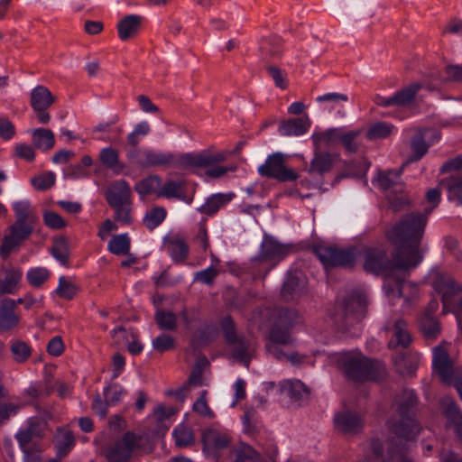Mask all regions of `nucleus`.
I'll return each mask as SVG.
<instances>
[{
    "label": "nucleus",
    "mask_w": 462,
    "mask_h": 462,
    "mask_svg": "<svg viewBox=\"0 0 462 462\" xmlns=\"http://www.w3.org/2000/svg\"><path fill=\"white\" fill-rule=\"evenodd\" d=\"M427 221V214L411 212L386 231V237L396 246L399 266L414 268L422 260L420 245Z\"/></svg>",
    "instance_id": "1"
},
{
    "label": "nucleus",
    "mask_w": 462,
    "mask_h": 462,
    "mask_svg": "<svg viewBox=\"0 0 462 462\" xmlns=\"http://www.w3.org/2000/svg\"><path fill=\"white\" fill-rule=\"evenodd\" d=\"M364 258V269L374 274L383 273L385 275L384 291L388 296L393 298H403L404 302L409 305L411 299L403 296V283L409 275L411 268L399 266L397 252L393 259L387 257V252L383 246H368L362 250Z\"/></svg>",
    "instance_id": "2"
},
{
    "label": "nucleus",
    "mask_w": 462,
    "mask_h": 462,
    "mask_svg": "<svg viewBox=\"0 0 462 462\" xmlns=\"http://www.w3.org/2000/svg\"><path fill=\"white\" fill-rule=\"evenodd\" d=\"M226 152L212 153L204 151L199 153H182L178 158L172 152H164L152 149H143L133 163L141 168L154 167H178L188 168H207L226 161Z\"/></svg>",
    "instance_id": "3"
},
{
    "label": "nucleus",
    "mask_w": 462,
    "mask_h": 462,
    "mask_svg": "<svg viewBox=\"0 0 462 462\" xmlns=\"http://www.w3.org/2000/svg\"><path fill=\"white\" fill-rule=\"evenodd\" d=\"M337 366L343 374L356 382L378 381L385 376V369L377 361L360 352H345L337 359Z\"/></svg>",
    "instance_id": "4"
},
{
    "label": "nucleus",
    "mask_w": 462,
    "mask_h": 462,
    "mask_svg": "<svg viewBox=\"0 0 462 462\" xmlns=\"http://www.w3.org/2000/svg\"><path fill=\"white\" fill-rule=\"evenodd\" d=\"M397 411L400 420L393 425L392 430L397 436V439H393V443L413 439L420 431V427L415 420L418 400L412 390L404 389L395 398ZM408 448V446H406Z\"/></svg>",
    "instance_id": "5"
},
{
    "label": "nucleus",
    "mask_w": 462,
    "mask_h": 462,
    "mask_svg": "<svg viewBox=\"0 0 462 462\" xmlns=\"http://www.w3.org/2000/svg\"><path fill=\"white\" fill-rule=\"evenodd\" d=\"M271 328L268 338L284 345H291L293 338L291 329L301 321L297 310L288 307H276L270 313Z\"/></svg>",
    "instance_id": "6"
},
{
    "label": "nucleus",
    "mask_w": 462,
    "mask_h": 462,
    "mask_svg": "<svg viewBox=\"0 0 462 462\" xmlns=\"http://www.w3.org/2000/svg\"><path fill=\"white\" fill-rule=\"evenodd\" d=\"M132 190L125 180L112 183L105 192L107 204L115 209V219L125 225L132 223Z\"/></svg>",
    "instance_id": "7"
},
{
    "label": "nucleus",
    "mask_w": 462,
    "mask_h": 462,
    "mask_svg": "<svg viewBox=\"0 0 462 462\" xmlns=\"http://www.w3.org/2000/svg\"><path fill=\"white\" fill-rule=\"evenodd\" d=\"M287 159L288 155L282 152L269 155L265 162L258 168L259 174L280 182L296 181L300 175L287 165Z\"/></svg>",
    "instance_id": "8"
},
{
    "label": "nucleus",
    "mask_w": 462,
    "mask_h": 462,
    "mask_svg": "<svg viewBox=\"0 0 462 462\" xmlns=\"http://www.w3.org/2000/svg\"><path fill=\"white\" fill-rule=\"evenodd\" d=\"M312 251L326 268H352L356 263V253L353 247L340 249L336 246L316 245Z\"/></svg>",
    "instance_id": "9"
},
{
    "label": "nucleus",
    "mask_w": 462,
    "mask_h": 462,
    "mask_svg": "<svg viewBox=\"0 0 462 462\" xmlns=\"http://www.w3.org/2000/svg\"><path fill=\"white\" fill-rule=\"evenodd\" d=\"M143 437L133 431H126L106 450L108 462H129L133 453L141 448Z\"/></svg>",
    "instance_id": "10"
},
{
    "label": "nucleus",
    "mask_w": 462,
    "mask_h": 462,
    "mask_svg": "<svg viewBox=\"0 0 462 462\" xmlns=\"http://www.w3.org/2000/svg\"><path fill=\"white\" fill-rule=\"evenodd\" d=\"M387 457H383V445L378 439H373L370 443L372 455L365 457L361 462H412L407 456L408 448L402 442L393 443L390 440Z\"/></svg>",
    "instance_id": "11"
},
{
    "label": "nucleus",
    "mask_w": 462,
    "mask_h": 462,
    "mask_svg": "<svg viewBox=\"0 0 462 462\" xmlns=\"http://www.w3.org/2000/svg\"><path fill=\"white\" fill-rule=\"evenodd\" d=\"M8 230L9 234L5 236L0 247V254L4 259L12 252L18 250L22 243L32 235L34 226L14 221Z\"/></svg>",
    "instance_id": "12"
},
{
    "label": "nucleus",
    "mask_w": 462,
    "mask_h": 462,
    "mask_svg": "<svg viewBox=\"0 0 462 462\" xmlns=\"http://www.w3.org/2000/svg\"><path fill=\"white\" fill-rule=\"evenodd\" d=\"M384 329L392 334L388 343L389 348L395 349L399 346L407 348L411 345L412 341L411 335L407 321L402 318L388 320Z\"/></svg>",
    "instance_id": "13"
},
{
    "label": "nucleus",
    "mask_w": 462,
    "mask_h": 462,
    "mask_svg": "<svg viewBox=\"0 0 462 462\" xmlns=\"http://www.w3.org/2000/svg\"><path fill=\"white\" fill-rule=\"evenodd\" d=\"M422 88L420 83L413 82L397 91L393 97H376L375 103L382 107L407 106L413 103L419 90Z\"/></svg>",
    "instance_id": "14"
},
{
    "label": "nucleus",
    "mask_w": 462,
    "mask_h": 462,
    "mask_svg": "<svg viewBox=\"0 0 462 462\" xmlns=\"http://www.w3.org/2000/svg\"><path fill=\"white\" fill-rule=\"evenodd\" d=\"M201 441L203 451L213 457H217V452L229 444L228 437L214 429L204 430L201 433Z\"/></svg>",
    "instance_id": "15"
},
{
    "label": "nucleus",
    "mask_w": 462,
    "mask_h": 462,
    "mask_svg": "<svg viewBox=\"0 0 462 462\" xmlns=\"http://www.w3.org/2000/svg\"><path fill=\"white\" fill-rule=\"evenodd\" d=\"M306 290V281L297 273H288L281 290V297L285 301H293L300 299Z\"/></svg>",
    "instance_id": "16"
},
{
    "label": "nucleus",
    "mask_w": 462,
    "mask_h": 462,
    "mask_svg": "<svg viewBox=\"0 0 462 462\" xmlns=\"http://www.w3.org/2000/svg\"><path fill=\"white\" fill-rule=\"evenodd\" d=\"M433 367L441 381L450 383L453 379V366L447 349L442 346L433 348Z\"/></svg>",
    "instance_id": "17"
},
{
    "label": "nucleus",
    "mask_w": 462,
    "mask_h": 462,
    "mask_svg": "<svg viewBox=\"0 0 462 462\" xmlns=\"http://www.w3.org/2000/svg\"><path fill=\"white\" fill-rule=\"evenodd\" d=\"M339 157L337 153L322 152L316 149L307 171L311 175L322 176L333 169Z\"/></svg>",
    "instance_id": "18"
},
{
    "label": "nucleus",
    "mask_w": 462,
    "mask_h": 462,
    "mask_svg": "<svg viewBox=\"0 0 462 462\" xmlns=\"http://www.w3.org/2000/svg\"><path fill=\"white\" fill-rule=\"evenodd\" d=\"M443 414L448 422L452 426L456 438L462 448V411L457 403L449 398L442 401Z\"/></svg>",
    "instance_id": "19"
},
{
    "label": "nucleus",
    "mask_w": 462,
    "mask_h": 462,
    "mask_svg": "<svg viewBox=\"0 0 462 462\" xmlns=\"http://www.w3.org/2000/svg\"><path fill=\"white\" fill-rule=\"evenodd\" d=\"M366 296L361 291H355L344 300V307L346 315H353L358 321L364 318L366 311Z\"/></svg>",
    "instance_id": "20"
},
{
    "label": "nucleus",
    "mask_w": 462,
    "mask_h": 462,
    "mask_svg": "<svg viewBox=\"0 0 462 462\" xmlns=\"http://www.w3.org/2000/svg\"><path fill=\"white\" fill-rule=\"evenodd\" d=\"M336 428L346 434H356L363 428V422L356 414L345 411L335 417Z\"/></svg>",
    "instance_id": "21"
},
{
    "label": "nucleus",
    "mask_w": 462,
    "mask_h": 462,
    "mask_svg": "<svg viewBox=\"0 0 462 462\" xmlns=\"http://www.w3.org/2000/svg\"><path fill=\"white\" fill-rule=\"evenodd\" d=\"M419 355L412 352H402L393 358V364L397 372L404 376H411L414 374L418 364Z\"/></svg>",
    "instance_id": "22"
},
{
    "label": "nucleus",
    "mask_w": 462,
    "mask_h": 462,
    "mask_svg": "<svg viewBox=\"0 0 462 462\" xmlns=\"http://www.w3.org/2000/svg\"><path fill=\"white\" fill-rule=\"evenodd\" d=\"M15 300L4 299L0 307V332L8 331L17 326L19 318L14 312Z\"/></svg>",
    "instance_id": "23"
},
{
    "label": "nucleus",
    "mask_w": 462,
    "mask_h": 462,
    "mask_svg": "<svg viewBox=\"0 0 462 462\" xmlns=\"http://www.w3.org/2000/svg\"><path fill=\"white\" fill-rule=\"evenodd\" d=\"M234 198L235 194L232 192L213 194L206 199V202L199 208V211L206 216H213Z\"/></svg>",
    "instance_id": "24"
},
{
    "label": "nucleus",
    "mask_w": 462,
    "mask_h": 462,
    "mask_svg": "<svg viewBox=\"0 0 462 462\" xmlns=\"http://www.w3.org/2000/svg\"><path fill=\"white\" fill-rule=\"evenodd\" d=\"M411 148L412 154L402 164L401 168L396 171V175H401L403 169L410 163L420 160L428 152L429 145L426 143L421 133L415 134L411 140Z\"/></svg>",
    "instance_id": "25"
},
{
    "label": "nucleus",
    "mask_w": 462,
    "mask_h": 462,
    "mask_svg": "<svg viewBox=\"0 0 462 462\" xmlns=\"http://www.w3.org/2000/svg\"><path fill=\"white\" fill-rule=\"evenodd\" d=\"M56 97L44 86H37L31 92V106L33 110L48 109Z\"/></svg>",
    "instance_id": "26"
},
{
    "label": "nucleus",
    "mask_w": 462,
    "mask_h": 462,
    "mask_svg": "<svg viewBox=\"0 0 462 462\" xmlns=\"http://www.w3.org/2000/svg\"><path fill=\"white\" fill-rule=\"evenodd\" d=\"M32 143L34 148L43 152L50 151L55 145L54 134L48 128H38L32 131Z\"/></svg>",
    "instance_id": "27"
},
{
    "label": "nucleus",
    "mask_w": 462,
    "mask_h": 462,
    "mask_svg": "<svg viewBox=\"0 0 462 462\" xmlns=\"http://www.w3.org/2000/svg\"><path fill=\"white\" fill-rule=\"evenodd\" d=\"M15 221L34 226L38 222L35 214L29 201H18L14 205Z\"/></svg>",
    "instance_id": "28"
},
{
    "label": "nucleus",
    "mask_w": 462,
    "mask_h": 462,
    "mask_svg": "<svg viewBox=\"0 0 462 462\" xmlns=\"http://www.w3.org/2000/svg\"><path fill=\"white\" fill-rule=\"evenodd\" d=\"M162 185V178L157 174H151L146 178L137 181L134 186V190L140 195L142 199H144L147 195L155 193L157 195L158 190Z\"/></svg>",
    "instance_id": "29"
},
{
    "label": "nucleus",
    "mask_w": 462,
    "mask_h": 462,
    "mask_svg": "<svg viewBox=\"0 0 462 462\" xmlns=\"http://www.w3.org/2000/svg\"><path fill=\"white\" fill-rule=\"evenodd\" d=\"M310 121L303 118H294L288 121H282L280 125L279 131L281 134L301 135L305 134L310 126Z\"/></svg>",
    "instance_id": "30"
},
{
    "label": "nucleus",
    "mask_w": 462,
    "mask_h": 462,
    "mask_svg": "<svg viewBox=\"0 0 462 462\" xmlns=\"http://www.w3.org/2000/svg\"><path fill=\"white\" fill-rule=\"evenodd\" d=\"M419 327L423 336L428 339L436 338L440 333L438 319L428 311H425L420 318Z\"/></svg>",
    "instance_id": "31"
},
{
    "label": "nucleus",
    "mask_w": 462,
    "mask_h": 462,
    "mask_svg": "<svg viewBox=\"0 0 462 462\" xmlns=\"http://www.w3.org/2000/svg\"><path fill=\"white\" fill-rule=\"evenodd\" d=\"M10 352L15 363L24 364L32 356V348L27 342L16 338L10 343Z\"/></svg>",
    "instance_id": "32"
},
{
    "label": "nucleus",
    "mask_w": 462,
    "mask_h": 462,
    "mask_svg": "<svg viewBox=\"0 0 462 462\" xmlns=\"http://www.w3.org/2000/svg\"><path fill=\"white\" fill-rule=\"evenodd\" d=\"M75 445L72 432L66 429H59L55 436V447L59 457H65Z\"/></svg>",
    "instance_id": "33"
},
{
    "label": "nucleus",
    "mask_w": 462,
    "mask_h": 462,
    "mask_svg": "<svg viewBox=\"0 0 462 462\" xmlns=\"http://www.w3.org/2000/svg\"><path fill=\"white\" fill-rule=\"evenodd\" d=\"M157 197L183 199L185 198L184 184L172 180H167L163 184L162 183Z\"/></svg>",
    "instance_id": "34"
},
{
    "label": "nucleus",
    "mask_w": 462,
    "mask_h": 462,
    "mask_svg": "<svg viewBox=\"0 0 462 462\" xmlns=\"http://www.w3.org/2000/svg\"><path fill=\"white\" fill-rule=\"evenodd\" d=\"M232 346L231 355L234 359L248 366L252 357V349L249 342L240 337L236 342L229 344Z\"/></svg>",
    "instance_id": "35"
},
{
    "label": "nucleus",
    "mask_w": 462,
    "mask_h": 462,
    "mask_svg": "<svg viewBox=\"0 0 462 462\" xmlns=\"http://www.w3.org/2000/svg\"><path fill=\"white\" fill-rule=\"evenodd\" d=\"M397 171H379L377 180L379 186L384 191H402L403 189L402 183L398 181L397 180L401 175H396Z\"/></svg>",
    "instance_id": "36"
},
{
    "label": "nucleus",
    "mask_w": 462,
    "mask_h": 462,
    "mask_svg": "<svg viewBox=\"0 0 462 462\" xmlns=\"http://www.w3.org/2000/svg\"><path fill=\"white\" fill-rule=\"evenodd\" d=\"M154 320L161 330L173 332L178 328V316L169 310H158Z\"/></svg>",
    "instance_id": "37"
},
{
    "label": "nucleus",
    "mask_w": 462,
    "mask_h": 462,
    "mask_svg": "<svg viewBox=\"0 0 462 462\" xmlns=\"http://www.w3.org/2000/svg\"><path fill=\"white\" fill-rule=\"evenodd\" d=\"M22 275L20 270L14 268L7 270L5 278L0 280V294L14 293L18 288Z\"/></svg>",
    "instance_id": "38"
},
{
    "label": "nucleus",
    "mask_w": 462,
    "mask_h": 462,
    "mask_svg": "<svg viewBox=\"0 0 462 462\" xmlns=\"http://www.w3.org/2000/svg\"><path fill=\"white\" fill-rule=\"evenodd\" d=\"M439 188L446 189L449 193V199L456 198L462 204V175H454L442 180Z\"/></svg>",
    "instance_id": "39"
},
{
    "label": "nucleus",
    "mask_w": 462,
    "mask_h": 462,
    "mask_svg": "<svg viewBox=\"0 0 462 462\" xmlns=\"http://www.w3.org/2000/svg\"><path fill=\"white\" fill-rule=\"evenodd\" d=\"M167 250L175 263L184 262L189 255V245L181 239L172 238L169 240Z\"/></svg>",
    "instance_id": "40"
},
{
    "label": "nucleus",
    "mask_w": 462,
    "mask_h": 462,
    "mask_svg": "<svg viewBox=\"0 0 462 462\" xmlns=\"http://www.w3.org/2000/svg\"><path fill=\"white\" fill-rule=\"evenodd\" d=\"M52 255L63 265H69V245L65 236H60L53 242L51 248Z\"/></svg>",
    "instance_id": "41"
},
{
    "label": "nucleus",
    "mask_w": 462,
    "mask_h": 462,
    "mask_svg": "<svg viewBox=\"0 0 462 462\" xmlns=\"http://www.w3.org/2000/svg\"><path fill=\"white\" fill-rule=\"evenodd\" d=\"M107 249L116 255H125L130 251V238L127 234L115 235L110 239Z\"/></svg>",
    "instance_id": "42"
},
{
    "label": "nucleus",
    "mask_w": 462,
    "mask_h": 462,
    "mask_svg": "<svg viewBox=\"0 0 462 462\" xmlns=\"http://www.w3.org/2000/svg\"><path fill=\"white\" fill-rule=\"evenodd\" d=\"M282 390L294 401H303L310 396L309 389L300 381L287 382Z\"/></svg>",
    "instance_id": "43"
},
{
    "label": "nucleus",
    "mask_w": 462,
    "mask_h": 462,
    "mask_svg": "<svg viewBox=\"0 0 462 462\" xmlns=\"http://www.w3.org/2000/svg\"><path fill=\"white\" fill-rule=\"evenodd\" d=\"M79 291V287L75 284L70 279L61 276L59 279L58 287L55 290V293L61 299L70 300Z\"/></svg>",
    "instance_id": "44"
},
{
    "label": "nucleus",
    "mask_w": 462,
    "mask_h": 462,
    "mask_svg": "<svg viewBox=\"0 0 462 462\" xmlns=\"http://www.w3.org/2000/svg\"><path fill=\"white\" fill-rule=\"evenodd\" d=\"M393 129V125L391 124L386 122H377L368 128L365 137L370 141L383 139L392 134Z\"/></svg>",
    "instance_id": "45"
},
{
    "label": "nucleus",
    "mask_w": 462,
    "mask_h": 462,
    "mask_svg": "<svg viewBox=\"0 0 462 462\" xmlns=\"http://www.w3.org/2000/svg\"><path fill=\"white\" fill-rule=\"evenodd\" d=\"M175 444L179 448H187L195 444L193 430L185 426H180L173 431Z\"/></svg>",
    "instance_id": "46"
},
{
    "label": "nucleus",
    "mask_w": 462,
    "mask_h": 462,
    "mask_svg": "<svg viewBox=\"0 0 462 462\" xmlns=\"http://www.w3.org/2000/svg\"><path fill=\"white\" fill-rule=\"evenodd\" d=\"M285 251V248L278 242L273 239H265L262 244L261 255L265 259H273L282 256Z\"/></svg>",
    "instance_id": "47"
},
{
    "label": "nucleus",
    "mask_w": 462,
    "mask_h": 462,
    "mask_svg": "<svg viewBox=\"0 0 462 462\" xmlns=\"http://www.w3.org/2000/svg\"><path fill=\"white\" fill-rule=\"evenodd\" d=\"M232 454L235 457L234 462H259L258 454L252 447L245 444L234 448Z\"/></svg>",
    "instance_id": "48"
},
{
    "label": "nucleus",
    "mask_w": 462,
    "mask_h": 462,
    "mask_svg": "<svg viewBox=\"0 0 462 462\" xmlns=\"http://www.w3.org/2000/svg\"><path fill=\"white\" fill-rule=\"evenodd\" d=\"M166 210L162 207H155L143 217V224L149 229L157 227L165 218Z\"/></svg>",
    "instance_id": "49"
},
{
    "label": "nucleus",
    "mask_w": 462,
    "mask_h": 462,
    "mask_svg": "<svg viewBox=\"0 0 462 462\" xmlns=\"http://www.w3.org/2000/svg\"><path fill=\"white\" fill-rule=\"evenodd\" d=\"M387 200L389 208L393 212H398L409 205V199L403 194V190L397 192L394 190L389 191L387 193Z\"/></svg>",
    "instance_id": "50"
},
{
    "label": "nucleus",
    "mask_w": 462,
    "mask_h": 462,
    "mask_svg": "<svg viewBox=\"0 0 462 462\" xmlns=\"http://www.w3.org/2000/svg\"><path fill=\"white\" fill-rule=\"evenodd\" d=\"M152 345L154 350L163 353L175 348V339L166 333H162L152 339Z\"/></svg>",
    "instance_id": "51"
},
{
    "label": "nucleus",
    "mask_w": 462,
    "mask_h": 462,
    "mask_svg": "<svg viewBox=\"0 0 462 462\" xmlns=\"http://www.w3.org/2000/svg\"><path fill=\"white\" fill-rule=\"evenodd\" d=\"M361 133V130L349 131L340 136V142L346 152L355 153L358 151L359 144L356 139Z\"/></svg>",
    "instance_id": "52"
},
{
    "label": "nucleus",
    "mask_w": 462,
    "mask_h": 462,
    "mask_svg": "<svg viewBox=\"0 0 462 462\" xmlns=\"http://www.w3.org/2000/svg\"><path fill=\"white\" fill-rule=\"evenodd\" d=\"M29 283L34 287L42 286L50 277V272L46 268H33L27 273Z\"/></svg>",
    "instance_id": "53"
},
{
    "label": "nucleus",
    "mask_w": 462,
    "mask_h": 462,
    "mask_svg": "<svg viewBox=\"0 0 462 462\" xmlns=\"http://www.w3.org/2000/svg\"><path fill=\"white\" fill-rule=\"evenodd\" d=\"M149 26L146 20L137 14H129L122 18L117 23V29H135Z\"/></svg>",
    "instance_id": "54"
},
{
    "label": "nucleus",
    "mask_w": 462,
    "mask_h": 462,
    "mask_svg": "<svg viewBox=\"0 0 462 462\" xmlns=\"http://www.w3.org/2000/svg\"><path fill=\"white\" fill-rule=\"evenodd\" d=\"M208 364L205 356L198 358L192 372L189 377V383L193 385H201L203 383V368Z\"/></svg>",
    "instance_id": "55"
},
{
    "label": "nucleus",
    "mask_w": 462,
    "mask_h": 462,
    "mask_svg": "<svg viewBox=\"0 0 462 462\" xmlns=\"http://www.w3.org/2000/svg\"><path fill=\"white\" fill-rule=\"evenodd\" d=\"M34 428L35 425L31 423L28 428L20 430L15 436L27 458H29V448L26 446L35 435Z\"/></svg>",
    "instance_id": "56"
},
{
    "label": "nucleus",
    "mask_w": 462,
    "mask_h": 462,
    "mask_svg": "<svg viewBox=\"0 0 462 462\" xmlns=\"http://www.w3.org/2000/svg\"><path fill=\"white\" fill-rule=\"evenodd\" d=\"M340 134L339 131L336 128L328 129L324 133H320L319 134H316L314 136V142L316 145L319 144H324V145H330L336 141H340Z\"/></svg>",
    "instance_id": "57"
},
{
    "label": "nucleus",
    "mask_w": 462,
    "mask_h": 462,
    "mask_svg": "<svg viewBox=\"0 0 462 462\" xmlns=\"http://www.w3.org/2000/svg\"><path fill=\"white\" fill-rule=\"evenodd\" d=\"M101 162L110 169H115L119 162L118 152L114 148H104L99 154Z\"/></svg>",
    "instance_id": "58"
},
{
    "label": "nucleus",
    "mask_w": 462,
    "mask_h": 462,
    "mask_svg": "<svg viewBox=\"0 0 462 462\" xmlns=\"http://www.w3.org/2000/svg\"><path fill=\"white\" fill-rule=\"evenodd\" d=\"M55 175L51 171L34 177L32 180V184L38 190H45L54 185Z\"/></svg>",
    "instance_id": "59"
},
{
    "label": "nucleus",
    "mask_w": 462,
    "mask_h": 462,
    "mask_svg": "<svg viewBox=\"0 0 462 462\" xmlns=\"http://www.w3.org/2000/svg\"><path fill=\"white\" fill-rule=\"evenodd\" d=\"M124 393L125 390L119 387L116 383H111L104 388L105 398L110 405L117 404Z\"/></svg>",
    "instance_id": "60"
},
{
    "label": "nucleus",
    "mask_w": 462,
    "mask_h": 462,
    "mask_svg": "<svg viewBox=\"0 0 462 462\" xmlns=\"http://www.w3.org/2000/svg\"><path fill=\"white\" fill-rule=\"evenodd\" d=\"M221 328L224 332V337L227 344L236 342L239 337L236 336V327L233 319L230 316H226L221 322Z\"/></svg>",
    "instance_id": "61"
},
{
    "label": "nucleus",
    "mask_w": 462,
    "mask_h": 462,
    "mask_svg": "<svg viewBox=\"0 0 462 462\" xmlns=\"http://www.w3.org/2000/svg\"><path fill=\"white\" fill-rule=\"evenodd\" d=\"M43 222L51 229H61L67 226L66 221L54 211H46L43 214Z\"/></svg>",
    "instance_id": "62"
},
{
    "label": "nucleus",
    "mask_w": 462,
    "mask_h": 462,
    "mask_svg": "<svg viewBox=\"0 0 462 462\" xmlns=\"http://www.w3.org/2000/svg\"><path fill=\"white\" fill-rule=\"evenodd\" d=\"M207 391H203L200 397L194 402V411L208 418H214V412L209 409L206 401Z\"/></svg>",
    "instance_id": "63"
},
{
    "label": "nucleus",
    "mask_w": 462,
    "mask_h": 462,
    "mask_svg": "<svg viewBox=\"0 0 462 462\" xmlns=\"http://www.w3.org/2000/svg\"><path fill=\"white\" fill-rule=\"evenodd\" d=\"M445 81L462 83V65H448L445 68Z\"/></svg>",
    "instance_id": "64"
}]
</instances>
